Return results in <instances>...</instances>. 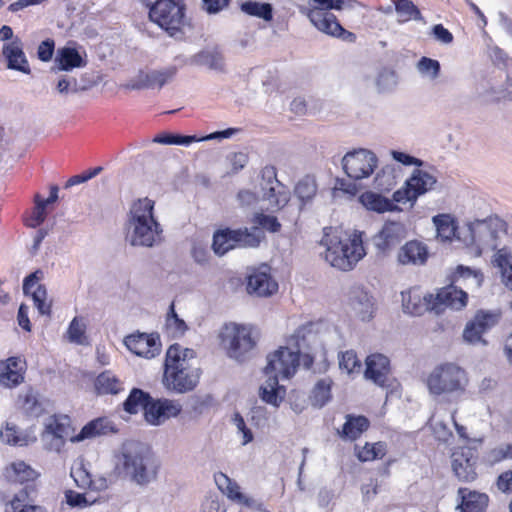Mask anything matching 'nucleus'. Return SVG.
<instances>
[{"mask_svg":"<svg viewBox=\"0 0 512 512\" xmlns=\"http://www.w3.org/2000/svg\"><path fill=\"white\" fill-rule=\"evenodd\" d=\"M241 10L248 15L262 18L265 21H270L273 18L272 5L269 3L246 1L241 5Z\"/></svg>","mask_w":512,"mask_h":512,"instance_id":"nucleus-41","label":"nucleus"},{"mask_svg":"<svg viewBox=\"0 0 512 512\" xmlns=\"http://www.w3.org/2000/svg\"><path fill=\"white\" fill-rule=\"evenodd\" d=\"M153 142L168 145H189L193 142H200L199 137L180 134H159Z\"/></svg>","mask_w":512,"mask_h":512,"instance_id":"nucleus-50","label":"nucleus"},{"mask_svg":"<svg viewBox=\"0 0 512 512\" xmlns=\"http://www.w3.org/2000/svg\"><path fill=\"white\" fill-rule=\"evenodd\" d=\"M346 0H309V9L328 11L330 9L341 10Z\"/></svg>","mask_w":512,"mask_h":512,"instance_id":"nucleus-58","label":"nucleus"},{"mask_svg":"<svg viewBox=\"0 0 512 512\" xmlns=\"http://www.w3.org/2000/svg\"><path fill=\"white\" fill-rule=\"evenodd\" d=\"M55 89L61 96H66L70 93L75 94L85 91L88 89V86L79 83L75 77L61 75L57 80Z\"/></svg>","mask_w":512,"mask_h":512,"instance_id":"nucleus-42","label":"nucleus"},{"mask_svg":"<svg viewBox=\"0 0 512 512\" xmlns=\"http://www.w3.org/2000/svg\"><path fill=\"white\" fill-rule=\"evenodd\" d=\"M483 331L480 330V328L475 324V322L472 320L468 322L465 326V329L463 331V339L471 344H475L478 342L483 341L482 335Z\"/></svg>","mask_w":512,"mask_h":512,"instance_id":"nucleus-59","label":"nucleus"},{"mask_svg":"<svg viewBox=\"0 0 512 512\" xmlns=\"http://www.w3.org/2000/svg\"><path fill=\"white\" fill-rule=\"evenodd\" d=\"M219 339L226 355L240 363L251 357L257 344L252 327L235 323L225 324L219 333Z\"/></svg>","mask_w":512,"mask_h":512,"instance_id":"nucleus-8","label":"nucleus"},{"mask_svg":"<svg viewBox=\"0 0 512 512\" xmlns=\"http://www.w3.org/2000/svg\"><path fill=\"white\" fill-rule=\"evenodd\" d=\"M266 376L268 377L267 380L260 387V397L264 402L277 407L283 400L279 378H277V375Z\"/></svg>","mask_w":512,"mask_h":512,"instance_id":"nucleus-34","label":"nucleus"},{"mask_svg":"<svg viewBox=\"0 0 512 512\" xmlns=\"http://www.w3.org/2000/svg\"><path fill=\"white\" fill-rule=\"evenodd\" d=\"M500 319V314L496 312L489 311H478L473 319L475 324L482 330L484 333L494 327Z\"/></svg>","mask_w":512,"mask_h":512,"instance_id":"nucleus-53","label":"nucleus"},{"mask_svg":"<svg viewBox=\"0 0 512 512\" xmlns=\"http://www.w3.org/2000/svg\"><path fill=\"white\" fill-rule=\"evenodd\" d=\"M390 361L383 354H371L366 358V369L364 376L380 387L389 386Z\"/></svg>","mask_w":512,"mask_h":512,"instance_id":"nucleus-18","label":"nucleus"},{"mask_svg":"<svg viewBox=\"0 0 512 512\" xmlns=\"http://www.w3.org/2000/svg\"><path fill=\"white\" fill-rule=\"evenodd\" d=\"M71 477L79 488L87 489L93 485L90 473L83 466L72 468Z\"/></svg>","mask_w":512,"mask_h":512,"instance_id":"nucleus-56","label":"nucleus"},{"mask_svg":"<svg viewBox=\"0 0 512 512\" xmlns=\"http://www.w3.org/2000/svg\"><path fill=\"white\" fill-rule=\"evenodd\" d=\"M395 11L399 22H407L411 19L420 21L423 19L420 10L411 0H398L395 2Z\"/></svg>","mask_w":512,"mask_h":512,"instance_id":"nucleus-39","label":"nucleus"},{"mask_svg":"<svg viewBox=\"0 0 512 512\" xmlns=\"http://www.w3.org/2000/svg\"><path fill=\"white\" fill-rule=\"evenodd\" d=\"M378 159L365 148L347 152L342 158V167L347 176L354 180L368 178L375 170Z\"/></svg>","mask_w":512,"mask_h":512,"instance_id":"nucleus-11","label":"nucleus"},{"mask_svg":"<svg viewBox=\"0 0 512 512\" xmlns=\"http://www.w3.org/2000/svg\"><path fill=\"white\" fill-rule=\"evenodd\" d=\"M300 11L306 14L313 26L319 31L349 43L355 42L356 35L344 29L331 12L306 8H302Z\"/></svg>","mask_w":512,"mask_h":512,"instance_id":"nucleus-13","label":"nucleus"},{"mask_svg":"<svg viewBox=\"0 0 512 512\" xmlns=\"http://www.w3.org/2000/svg\"><path fill=\"white\" fill-rule=\"evenodd\" d=\"M26 361L21 357H9L0 361V385L13 388L24 381Z\"/></svg>","mask_w":512,"mask_h":512,"instance_id":"nucleus-20","label":"nucleus"},{"mask_svg":"<svg viewBox=\"0 0 512 512\" xmlns=\"http://www.w3.org/2000/svg\"><path fill=\"white\" fill-rule=\"evenodd\" d=\"M331 389V380L329 379H321L319 380L312 392V401L313 405L316 407H323L331 397L330 394Z\"/></svg>","mask_w":512,"mask_h":512,"instance_id":"nucleus-47","label":"nucleus"},{"mask_svg":"<svg viewBox=\"0 0 512 512\" xmlns=\"http://www.w3.org/2000/svg\"><path fill=\"white\" fill-rule=\"evenodd\" d=\"M263 238H264V233L257 226H254L250 229L244 228V229H235L232 231V240L234 241V248L235 247H243V248L258 247Z\"/></svg>","mask_w":512,"mask_h":512,"instance_id":"nucleus-29","label":"nucleus"},{"mask_svg":"<svg viewBox=\"0 0 512 512\" xmlns=\"http://www.w3.org/2000/svg\"><path fill=\"white\" fill-rule=\"evenodd\" d=\"M253 221L258 226H261L270 232H278L281 227L276 217L262 213L256 214Z\"/></svg>","mask_w":512,"mask_h":512,"instance_id":"nucleus-57","label":"nucleus"},{"mask_svg":"<svg viewBox=\"0 0 512 512\" xmlns=\"http://www.w3.org/2000/svg\"><path fill=\"white\" fill-rule=\"evenodd\" d=\"M86 324L82 318L74 317L67 329V337L71 343L83 345L86 343Z\"/></svg>","mask_w":512,"mask_h":512,"instance_id":"nucleus-48","label":"nucleus"},{"mask_svg":"<svg viewBox=\"0 0 512 512\" xmlns=\"http://www.w3.org/2000/svg\"><path fill=\"white\" fill-rule=\"evenodd\" d=\"M270 268L267 265L255 270L247 282V291L249 294H255L259 297L271 296L278 290L277 282L269 273Z\"/></svg>","mask_w":512,"mask_h":512,"instance_id":"nucleus-19","label":"nucleus"},{"mask_svg":"<svg viewBox=\"0 0 512 512\" xmlns=\"http://www.w3.org/2000/svg\"><path fill=\"white\" fill-rule=\"evenodd\" d=\"M376 85L380 92L392 90L397 85V75L393 70L383 69L379 72Z\"/></svg>","mask_w":512,"mask_h":512,"instance_id":"nucleus-55","label":"nucleus"},{"mask_svg":"<svg viewBox=\"0 0 512 512\" xmlns=\"http://www.w3.org/2000/svg\"><path fill=\"white\" fill-rule=\"evenodd\" d=\"M369 427V421L364 416L347 415L346 422L338 434L342 439L355 440Z\"/></svg>","mask_w":512,"mask_h":512,"instance_id":"nucleus-31","label":"nucleus"},{"mask_svg":"<svg viewBox=\"0 0 512 512\" xmlns=\"http://www.w3.org/2000/svg\"><path fill=\"white\" fill-rule=\"evenodd\" d=\"M215 481L219 489H221L222 492L231 500L237 502L241 497L242 493L240 492L239 485L232 481L227 475L219 473L215 476Z\"/></svg>","mask_w":512,"mask_h":512,"instance_id":"nucleus-49","label":"nucleus"},{"mask_svg":"<svg viewBox=\"0 0 512 512\" xmlns=\"http://www.w3.org/2000/svg\"><path fill=\"white\" fill-rule=\"evenodd\" d=\"M458 495L461 503L457 506L460 512H485L488 505V496L467 488H460Z\"/></svg>","mask_w":512,"mask_h":512,"instance_id":"nucleus-28","label":"nucleus"},{"mask_svg":"<svg viewBox=\"0 0 512 512\" xmlns=\"http://www.w3.org/2000/svg\"><path fill=\"white\" fill-rule=\"evenodd\" d=\"M39 274L41 271H35L24 279L23 291L26 295H31L34 305L42 315H49L51 312V304L47 302L46 288L39 284Z\"/></svg>","mask_w":512,"mask_h":512,"instance_id":"nucleus-21","label":"nucleus"},{"mask_svg":"<svg viewBox=\"0 0 512 512\" xmlns=\"http://www.w3.org/2000/svg\"><path fill=\"white\" fill-rule=\"evenodd\" d=\"M492 262L500 270L503 284L512 290V255L503 247L496 251Z\"/></svg>","mask_w":512,"mask_h":512,"instance_id":"nucleus-33","label":"nucleus"},{"mask_svg":"<svg viewBox=\"0 0 512 512\" xmlns=\"http://www.w3.org/2000/svg\"><path fill=\"white\" fill-rule=\"evenodd\" d=\"M195 358L196 353L193 349L180 344H173L168 348L162 379L167 390L183 394L196 388L201 370L192 365Z\"/></svg>","mask_w":512,"mask_h":512,"instance_id":"nucleus-3","label":"nucleus"},{"mask_svg":"<svg viewBox=\"0 0 512 512\" xmlns=\"http://www.w3.org/2000/svg\"><path fill=\"white\" fill-rule=\"evenodd\" d=\"M182 410L179 402L169 399L153 401L151 398L144 410L146 421L151 425H161L167 419L176 417Z\"/></svg>","mask_w":512,"mask_h":512,"instance_id":"nucleus-17","label":"nucleus"},{"mask_svg":"<svg viewBox=\"0 0 512 512\" xmlns=\"http://www.w3.org/2000/svg\"><path fill=\"white\" fill-rule=\"evenodd\" d=\"M5 476L11 482L24 483L37 478V472L24 461H15L5 469Z\"/></svg>","mask_w":512,"mask_h":512,"instance_id":"nucleus-32","label":"nucleus"},{"mask_svg":"<svg viewBox=\"0 0 512 512\" xmlns=\"http://www.w3.org/2000/svg\"><path fill=\"white\" fill-rule=\"evenodd\" d=\"M430 395H462L466 391L469 379L466 371L455 363H442L433 368L426 378Z\"/></svg>","mask_w":512,"mask_h":512,"instance_id":"nucleus-6","label":"nucleus"},{"mask_svg":"<svg viewBox=\"0 0 512 512\" xmlns=\"http://www.w3.org/2000/svg\"><path fill=\"white\" fill-rule=\"evenodd\" d=\"M468 231L467 245L472 247L475 256H480L483 252L498 251L507 233L506 223L498 217L476 220L468 225Z\"/></svg>","mask_w":512,"mask_h":512,"instance_id":"nucleus-7","label":"nucleus"},{"mask_svg":"<svg viewBox=\"0 0 512 512\" xmlns=\"http://www.w3.org/2000/svg\"><path fill=\"white\" fill-rule=\"evenodd\" d=\"M111 430L110 422L106 419L98 418L86 424L79 434L71 438V442H80L88 438H94L108 433Z\"/></svg>","mask_w":512,"mask_h":512,"instance_id":"nucleus-35","label":"nucleus"},{"mask_svg":"<svg viewBox=\"0 0 512 512\" xmlns=\"http://www.w3.org/2000/svg\"><path fill=\"white\" fill-rule=\"evenodd\" d=\"M95 388L100 394H116L120 390V382L114 375L106 371L97 377Z\"/></svg>","mask_w":512,"mask_h":512,"instance_id":"nucleus-44","label":"nucleus"},{"mask_svg":"<svg viewBox=\"0 0 512 512\" xmlns=\"http://www.w3.org/2000/svg\"><path fill=\"white\" fill-rule=\"evenodd\" d=\"M176 73L177 68L175 66H170L161 70H152L149 72L141 71L127 84V88L132 90L161 89L166 83L174 78Z\"/></svg>","mask_w":512,"mask_h":512,"instance_id":"nucleus-15","label":"nucleus"},{"mask_svg":"<svg viewBox=\"0 0 512 512\" xmlns=\"http://www.w3.org/2000/svg\"><path fill=\"white\" fill-rule=\"evenodd\" d=\"M26 498L27 493L25 490H21L16 493L9 503L12 512H46V510L41 506L24 505L23 503L25 502Z\"/></svg>","mask_w":512,"mask_h":512,"instance_id":"nucleus-51","label":"nucleus"},{"mask_svg":"<svg viewBox=\"0 0 512 512\" xmlns=\"http://www.w3.org/2000/svg\"><path fill=\"white\" fill-rule=\"evenodd\" d=\"M452 468L461 481H472L476 478L475 461L469 449H461L452 454Z\"/></svg>","mask_w":512,"mask_h":512,"instance_id":"nucleus-25","label":"nucleus"},{"mask_svg":"<svg viewBox=\"0 0 512 512\" xmlns=\"http://www.w3.org/2000/svg\"><path fill=\"white\" fill-rule=\"evenodd\" d=\"M44 448L48 451L60 453L66 443L63 435H55V432L43 431L41 436Z\"/></svg>","mask_w":512,"mask_h":512,"instance_id":"nucleus-54","label":"nucleus"},{"mask_svg":"<svg viewBox=\"0 0 512 512\" xmlns=\"http://www.w3.org/2000/svg\"><path fill=\"white\" fill-rule=\"evenodd\" d=\"M266 200L269 201L272 208H281L288 202V195L286 193H276L274 187H269L268 191L264 194Z\"/></svg>","mask_w":512,"mask_h":512,"instance_id":"nucleus-62","label":"nucleus"},{"mask_svg":"<svg viewBox=\"0 0 512 512\" xmlns=\"http://www.w3.org/2000/svg\"><path fill=\"white\" fill-rule=\"evenodd\" d=\"M45 431L55 432V435H63L64 439L71 441L73 435V427L71 419L67 415H53L47 419Z\"/></svg>","mask_w":512,"mask_h":512,"instance_id":"nucleus-36","label":"nucleus"},{"mask_svg":"<svg viewBox=\"0 0 512 512\" xmlns=\"http://www.w3.org/2000/svg\"><path fill=\"white\" fill-rule=\"evenodd\" d=\"M57 69L61 71H70L73 68H81L86 65V61L80 53L71 47H63L57 51L55 58Z\"/></svg>","mask_w":512,"mask_h":512,"instance_id":"nucleus-30","label":"nucleus"},{"mask_svg":"<svg viewBox=\"0 0 512 512\" xmlns=\"http://www.w3.org/2000/svg\"><path fill=\"white\" fill-rule=\"evenodd\" d=\"M437 178L429 172L415 169L405 185L393 193L397 203L415 202L417 198L434 189Z\"/></svg>","mask_w":512,"mask_h":512,"instance_id":"nucleus-10","label":"nucleus"},{"mask_svg":"<svg viewBox=\"0 0 512 512\" xmlns=\"http://www.w3.org/2000/svg\"><path fill=\"white\" fill-rule=\"evenodd\" d=\"M232 229H225L218 231L213 236L212 248L215 254L222 256L229 250L234 248V241L232 240Z\"/></svg>","mask_w":512,"mask_h":512,"instance_id":"nucleus-43","label":"nucleus"},{"mask_svg":"<svg viewBox=\"0 0 512 512\" xmlns=\"http://www.w3.org/2000/svg\"><path fill=\"white\" fill-rule=\"evenodd\" d=\"M35 202H36V206L34 208V212H33V219H32V223L30 224L32 227H36V226H39L40 224H42L46 218V207L47 205L43 202V199H41L40 195L37 194L35 196Z\"/></svg>","mask_w":512,"mask_h":512,"instance_id":"nucleus-63","label":"nucleus"},{"mask_svg":"<svg viewBox=\"0 0 512 512\" xmlns=\"http://www.w3.org/2000/svg\"><path fill=\"white\" fill-rule=\"evenodd\" d=\"M436 227L437 238L441 241H450L456 233V222L449 214H439L432 218Z\"/></svg>","mask_w":512,"mask_h":512,"instance_id":"nucleus-37","label":"nucleus"},{"mask_svg":"<svg viewBox=\"0 0 512 512\" xmlns=\"http://www.w3.org/2000/svg\"><path fill=\"white\" fill-rule=\"evenodd\" d=\"M167 331L174 337L183 336L187 331L188 326L185 321L179 317L173 319H166L165 323Z\"/></svg>","mask_w":512,"mask_h":512,"instance_id":"nucleus-61","label":"nucleus"},{"mask_svg":"<svg viewBox=\"0 0 512 512\" xmlns=\"http://www.w3.org/2000/svg\"><path fill=\"white\" fill-rule=\"evenodd\" d=\"M155 202L147 197L134 201L126 222V241L132 247L153 248L163 241V228L154 215Z\"/></svg>","mask_w":512,"mask_h":512,"instance_id":"nucleus-2","label":"nucleus"},{"mask_svg":"<svg viewBox=\"0 0 512 512\" xmlns=\"http://www.w3.org/2000/svg\"><path fill=\"white\" fill-rule=\"evenodd\" d=\"M115 472L136 485L146 486L156 479L157 465L147 447L127 441L115 455Z\"/></svg>","mask_w":512,"mask_h":512,"instance_id":"nucleus-4","label":"nucleus"},{"mask_svg":"<svg viewBox=\"0 0 512 512\" xmlns=\"http://www.w3.org/2000/svg\"><path fill=\"white\" fill-rule=\"evenodd\" d=\"M407 237V227L403 222L387 220L373 237V244L384 255L394 250Z\"/></svg>","mask_w":512,"mask_h":512,"instance_id":"nucleus-14","label":"nucleus"},{"mask_svg":"<svg viewBox=\"0 0 512 512\" xmlns=\"http://www.w3.org/2000/svg\"><path fill=\"white\" fill-rule=\"evenodd\" d=\"M386 454V444L383 442L377 443H366L357 452V457L360 461H373L375 459H381Z\"/></svg>","mask_w":512,"mask_h":512,"instance_id":"nucleus-45","label":"nucleus"},{"mask_svg":"<svg viewBox=\"0 0 512 512\" xmlns=\"http://www.w3.org/2000/svg\"><path fill=\"white\" fill-rule=\"evenodd\" d=\"M429 256L426 244L411 240L406 242L398 251L397 260L401 265H424Z\"/></svg>","mask_w":512,"mask_h":512,"instance_id":"nucleus-23","label":"nucleus"},{"mask_svg":"<svg viewBox=\"0 0 512 512\" xmlns=\"http://www.w3.org/2000/svg\"><path fill=\"white\" fill-rule=\"evenodd\" d=\"M55 43L52 39H46L41 42L37 49L38 58L43 62H48L52 59L54 53Z\"/></svg>","mask_w":512,"mask_h":512,"instance_id":"nucleus-64","label":"nucleus"},{"mask_svg":"<svg viewBox=\"0 0 512 512\" xmlns=\"http://www.w3.org/2000/svg\"><path fill=\"white\" fill-rule=\"evenodd\" d=\"M417 70L421 75L434 80L439 76L440 63L435 59L422 57L417 63Z\"/></svg>","mask_w":512,"mask_h":512,"instance_id":"nucleus-52","label":"nucleus"},{"mask_svg":"<svg viewBox=\"0 0 512 512\" xmlns=\"http://www.w3.org/2000/svg\"><path fill=\"white\" fill-rule=\"evenodd\" d=\"M359 202L369 211L376 213L399 212L402 209L397 206L394 200L373 192L366 191L359 196Z\"/></svg>","mask_w":512,"mask_h":512,"instance_id":"nucleus-26","label":"nucleus"},{"mask_svg":"<svg viewBox=\"0 0 512 512\" xmlns=\"http://www.w3.org/2000/svg\"><path fill=\"white\" fill-rule=\"evenodd\" d=\"M316 340L311 325L299 327L287 340L286 346H281L267 356L266 375H277V378L289 379L295 373L300 363L309 369L313 357L309 353L311 344Z\"/></svg>","mask_w":512,"mask_h":512,"instance_id":"nucleus-1","label":"nucleus"},{"mask_svg":"<svg viewBox=\"0 0 512 512\" xmlns=\"http://www.w3.org/2000/svg\"><path fill=\"white\" fill-rule=\"evenodd\" d=\"M0 437L3 442L13 445H22V439L18 434L17 427L14 424L6 423L4 429L0 432Z\"/></svg>","mask_w":512,"mask_h":512,"instance_id":"nucleus-60","label":"nucleus"},{"mask_svg":"<svg viewBox=\"0 0 512 512\" xmlns=\"http://www.w3.org/2000/svg\"><path fill=\"white\" fill-rule=\"evenodd\" d=\"M349 305L361 320H370L373 317V299L363 288L354 287L351 289L349 293Z\"/></svg>","mask_w":512,"mask_h":512,"instance_id":"nucleus-24","label":"nucleus"},{"mask_svg":"<svg viewBox=\"0 0 512 512\" xmlns=\"http://www.w3.org/2000/svg\"><path fill=\"white\" fill-rule=\"evenodd\" d=\"M184 64L205 66L210 70L225 72V58L222 51L217 47H206L196 53L189 59L183 61Z\"/></svg>","mask_w":512,"mask_h":512,"instance_id":"nucleus-22","label":"nucleus"},{"mask_svg":"<svg viewBox=\"0 0 512 512\" xmlns=\"http://www.w3.org/2000/svg\"><path fill=\"white\" fill-rule=\"evenodd\" d=\"M3 55L7 61L8 69L16 70L24 74L31 73L28 60L19 41L5 44L3 47Z\"/></svg>","mask_w":512,"mask_h":512,"instance_id":"nucleus-27","label":"nucleus"},{"mask_svg":"<svg viewBox=\"0 0 512 512\" xmlns=\"http://www.w3.org/2000/svg\"><path fill=\"white\" fill-rule=\"evenodd\" d=\"M125 346L135 355L147 359L154 358L161 351V342L157 334L136 333L124 340Z\"/></svg>","mask_w":512,"mask_h":512,"instance_id":"nucleus-16","label":"nucleus"},{"mask_svg":"<svg viewBox=\"0 0 512 512\" xmlns=\"http://www.w3.org/2000/svg\"><path fill=\"white\" fill-rule=\"evenodd\" d=\"M149 18L174 36L184 23V8L174 0H158L150 8Z\"/></svg>","mask_w":512,"mask_h":512,"instance_id":"nucleus-9","label":"nucleus"},{"mask_svg":"<svg viewBox=\"0 0 512 512\" xmlns=\"http://www.w3.org/2000/svg\"><path fill=\"white\" fill-rule=\"evenodd\" d=\"M339 368L347 374L360 373L361 362L353 350L340 352L338 355Z\"/></svg>","mask_w":512,"mask_h":512,"instance_id":"nucleus-46","label":"nucleus"},{"mask_svg":"<svg viewBox=\"0 0 512 512\" xmlns=\"http://www.w3.org/2000/svg\"><path fill=\"white\" fill-rule=\"evenodd\" d=\"M321 245L325 247V260L342 271L351 270L366 254L361 232H355L351 238L345 240L325 234Z\"/></svg>","mask_w":512,"mask_h":512,"instance_id":"nucleus-5","label":"nucleus"},{"mask_svg":"<svg viewBox=\"0 0 512 512\" xmlns=\"http://www.w3.org/2000/svg\"><path fill=\"white\" fill-rule=\"evenodd\" d=\"M467 293L454 285L443 287L434 294H427L423 297V306L426 310L434 311L436 314L443 312L445 308L461 310L467 305Z\"/></svg>","mask_w":512,"mask_h":512,"instance_id":"nucleus-12","label":"nucleus"},{"mask_svg":"<svg viewBox=\"0 0 512 512\" xmlns=\"http://www.w3.org/2000/svg\"><path fill=\"white\" fill-rule=\"evenodd\" d=\"M317 193V184L313 177L305 176L295 187V195L303 203L310 202Z\"/></svg>","mask_w":512,"mask_h":512,"instance_id":"nucleus-40","label":"nucleus"},{"mask_svg":"<svg viewBox=\"0 0 512 512\" xmlns=\"http://www.w3.org/2000/svg\"><path fill=\"white\" fill-rule=\"evenodd\" d=\"M150 400L149 394L134 388L123 403L124 410L130 414H136L140 409L146 408Z\"/></svg>","mask_w":512,"mask_h":512,"instance_id":"nucleus-38","label":"nucleus"}]
</instances>
